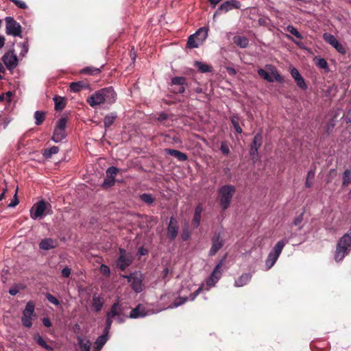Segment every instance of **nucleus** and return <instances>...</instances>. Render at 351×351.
Instances as JSON below:
<instances>
[{
    "label": "nucleus",
    "mask_w": 351,
    "mask_h": 351,
    "mask_svg": "<svg viewBox=\"0 0 351 351\" xmlns=\"http://www.w3.org/2000/svg\"><path fill=\"white\" fill-rule=\"evenodd\" d=\"M125 277L128 279V281L131 283L132 288L135 292L140 293L143 291V281L144 277L141 273L135 272L130 276H126Z\"/></svg>",
    "instance_id": "8"
},
{
    "label": "nucleus",
    "mask_w": 351,
    "mask_h": 351,
    "mask_svg": "<svg viewBox=\"0 0 351 351\" xmlns=\"http://www.w3.org/2000/svg\"><path fill=\"white\" fill-rule=\"evenodd\" d=\"M2 60L9 70H12L18 64V58L13 51H10L4 54Z\"/></svg>",
    "instance_id": "10"
},
{
    "label": "nucleus",
    "mask_w": 351,
    "mask_h": 351,
    "mask_svg": "<svg viewBox=\"0 0 351 351\" xmlns=\"http://www.w3.org/2000/svg\"><path fill=\"white\" fill-rule=\"evenodd\" d=\"M34 304L32 302H27L25 308L23 313L22 323L27 328H30L32 325V320L34 316Z\"/></svg>",
    "instance_id": "9"
},
{
    "label": "nucleus",
    "mask_w": 351,
    "mask_h": 351,
    "mask_svg": "<svg viewBox=\"0 0 351 351\" xmlns=\"http://www.w3.org/2000/svg\"><path fill=\"white\" fill-rule=\"evenodd\" d=\"M202 212V208L200 206H197L195 208L194 217L193 219V225L195 228H197L200 223L201 220V213Z\"/></svg>",
    "instance_id": "27"
},
{
    "label": "nucleus",
    "mask_w": 351,
    "mask_h": 351,
    "mask_svg": "<svg viewBox=\"0 0 351 351\" xmlns=\"http://www.w3.org/2000/svg\"><path fill=\"white\" fill-rule=\"evenodd\" d=\"M182 237L183 240L186 241L190 237V232L187 230H184Z\"/></svg>",
    "instance_id": "60"
},
{
    "label": "nucleus",
    "mask_w": 351,
    "mask_h": 351,
    "mask_svg": "<svg viewBox=\"0 0 351 351\" xmlns=\"http://www.w3.org/2000/svg\"><path fill=\"white\" fill-rule=\"evenodd\" d=\"M173 85L183 86L186 82V79L183 77H176L171 81Z\"/></svg>",
    "instance_id": "44"
},
{
    "label": "nucleus",
    "mask_w": 351,
    "mask_h": 351,
    "mask_svg": "<svg viewBox=\"0 0 351 351\" xmlns=\"http://www.w3.org/2000/svg\"><path fill=\"white\" fill-rule=\"evenodd\" d=\"M107 338L106 335L99 336L95 341L97 349L96 351H99L103 346L106 343Z\"/></svg>",
    "instance_id": "39"
},
{
    "label": "nucleus",
    "mask_w": 351,
    "mask_h": 351,
    "mask_svg": "<svg viewBox=\"0 0 351 351\" xmlns=\"http://www.w3.org/2000/svg\"><path fill=\"white\" fill-rule=\"evenodd\" d=\"M350 182H351V171L347 169L343 173L342 184H343V186H348Z\"/></svg>",
    "instance_id": "36"
},
{
    "label": "nucleus",
    "mask_w": 351,
    "mask_h": 351,
    "mask_svg": "<svg viewBox=\"0 0 351 351\" xmlns=\"http://www.w3.org/2000/svg\"><path fill=\"white\" fill-rule=\"evenodd\" d=\"M58 245V242L56 240L51 239V238H47L45 239H43L40 243L39 247L40 249L44 250H49L51 249L55 248Z\"/></svg>",
    "instance_id": "18"
},
{
    "label": "nucleus",
    "mask_w": 351,
    "mask_h": 351,
    "mask_svg": "<svg viewBox=\"0 0 351 351\" xmlns=\"http://www.w3.org/2000/svg\"><path fill=\"white\" fill-rule=\"evenodd\" d=\"M55 102V109L56 110H62L65 106V100L62 97L56 96L53 98Z\"/></svg>",
    "instance_id": "31"
},
{
    "label": "nucleus",
    "mask_w": 351,
    "mask_h": 351,
    "mask_svg": "<svg viewBox=\"0 0 351 351\" xmlns=\"http://www.w3.org/2000/svg\"><path fill=\"white\" fill-rule=\"evenodd\" d=\"M77 340L78 342V344L80 346V348L83 351H90V340L84 337L77 336Z\"/></svg>",
    "instance_id": "24"
},
{
    "label": "nucleus",
    "mask_w": 351,
    "mask_h": 351,
    "mask_svg": "<svg viewBox=\"0 0 351 351\" xmlns=\"http://www.w3.org/2000/svg\"><path fill=\"white\" fill-rule=\"evenodd\" d=\"M262 144V136L260 134H257L253 138V141L250 148V155L255 156L258 154V150Z\"/></svg>",
    "instance_id": "17"
},
{
    "label": "nucleus",
    "mask_w": 351,
    "mask_h": 351,
    "mask_svg": "<svg viewBox=\"0 0 351 351\" xmlns=\"http://www.w3.org/2000/svg\"><path fill=\"white\" fill-rule=\"evenodd\" d=\"M231 121H232V123L234 129L236 130V131L238 133H241L242 132V129H241V128L239 125V118L237 117H236V116H233L231 118Z\"/></svg>",
    "instance_id": "41"
},
{
    "label": "nucleus",
    "mask_w": 351,
    "mask_h": 351,
    "mask_svg": "<svg viewBox=\"0 0 351 351\" xmlns=\"http://www.w3.org/2000/svg\"><path fill=\"white\" fill-rule=\"evenodd\" d=\"M235 192L236 187L232 184L223 185L219 189L218 201L219 206L223 210L229 208Z\"/></svg>",
    "instance_id": "2"
},
{
    "label": "nucleus",
    "mask_w": 351,
    "mask_h": 351,
    "mask_svg": "<svg viewBox=\"0 0 351 351\" xmlns=\"http://www.w3.org/2000/svg\"><path fill=\"white\" fill-rule=\"evenodd\" d=\"M287 30L291 34L294 35L298 38L302 39V36L301 34L292 25H289L287 27Z\"/></svg>",
    "instance_id": "43"
},
{
    "label": "nucleus",
    "mask_w": 351,
    "mask_h": 351,
    "mask_svg": "<svg viewBox=\"0 0 351 351\" xmlns=\"http://www.w3.org/2000/svg\"><path fill=\"white\" fill-rule=\"evenodd\" d=\"M10 1L13 2L19 8L26 9L27 8V4L23 1H21V0H10Z\"/></svg>",
    "instance_id": "48"
},
{
    "label": "nucleus",
    "mask_w": 351,
    "mask_h": 351,
    "mask_svg": "<svg viewBox=\"0 0 351 351\" xmlns=\"http://www.w3.org/2000/svg\"><path fill=\"white\" fill-rule=\"evenodd\" d=\"M43 323L46 327H50L51 326V322L48 318H44L43 319Z\"/></svg>",
    "instance_id": "61"
},
{
    "label": "nucleus",
    "mask_w": 351,
    "mask_h": 351,
    "mask_svg": "<svg viewBox=\"0 0 351 351\" xmlns=\"http://www.w3.org/2000/svg\"><path fill=\"white\" fill-rule=\"evenodd\" d=\"M252 278V274L249 273L242 274L237 279L234 281V286L236 287H241L247 285Z\"/></svg>",
    "instance_id": "20"
},
{
    "label": "nucleus",
    "mask_w": 351,
    "mask_h": 351,
    "mask_svg": "<svg viewBox=\"0 0 351 351\" xmlns=\"http://www.w3.org/2000/svg\"><path fill=\"white\" fill-rule=\"evenodd\" d=\"M116 93L112 87L101 88L91 96H90L87 102L91 107H95L104 103L112 104L116 100Z\"/></svg>",
    "instance_id": "1"
},
{
    "label": "nucleus",
    "mask_w": 351,
    "mask_h": 351,
    "mask_svg": "<svg viewBox=\"0 0 351 351\" xmlns=\"http://www.w3.org/2000/svg\"><path fill=\"white\" fill-rule=\"evenodd\" d=\"M118 171L119 169L117 168L114 167H110L106 171V176L114 179V176L117 175Z\"/></svg>",
    "instance_id": "42"
},
{
    "label": "nucleus",
    "mask_w": 351,
    "mask_h": 351,
    "mask_svg": "<svg viewBox=\"0 0 351 351\" xmlns=\"http://www.w3.org/2000/svg\"><path fill=\"white\" fill-rule=\"evenodd\" d=\"M114 184V179L111 178L110 177H107L104 180L103 182V186L104 187H110L112 186Z\"/></svg>",
    "instance_id": "49"
},
{
    "label": "nucleus",
    "mask_w": 351,
    "mask_h": 351,
    "mask_svg": "<svg viewBox=\"0 0 351 351\" xmlns=\"http://www.w3.org/2000/svg\"><path fill=\"white\" fill-rule=\"evenodd\" d=\"M285 243H286L283 240L278 241L270 252L279 256L285 245Z\"/></svg>",
    "instance_id": "30"
},
{
    "label": "nucleus",
    "mask_w": 351,
    "mask_h": 351,
    "mask_svg": "<svg viewBox=\"0 0 351 351\" xmlns=\"http://www.w3.org/2000/svg\"><path fill=\"white\" fill-rule=\"evenodd\" d=\"M223 266V261H221L215 267L213 273L207 279L206 284L207 285L212 287L214 286L217 281L220 279L222 275V269L221 267Z\"/></svg>",
    "instance_id": "11"
},
{
    "label": "nucleus",
    "mask_w": 351,
    "mask_h": 351,
    "mask_svg": "<svg viewBox=\"0 0 351 351\" xmlns=\"http://www.w3.org/2000/svg\"><path fill=\"white\" fill-rule=\"evenodd\" d=\"M291 76L295 80V82L299 87H300L302 89L306 88V85L304 82V79L302 78V77L301 76V75L300 74V73L298 72V71L296 69L293 68L291 70Z\"/></svg>",
    "instance_id": "21"
},
{
    "label": "nucleus",
    "mask_w": 351,
    "mask_h": 351,
    "mask_svg": "<svg viewBox=\"0 0 351 351\" xmlns=\"http://www.w3.org/2000/svg\"><path fill=\"white\" fill-rule=\"evenodd\" d=\"M120 307L118 303H115L112 306L110 311L107 313L106 317H110L112 318L115 317L116 316H119L120 314Z\"/></svg>",
    "instance_id": "32"
},
{
    "label": "nucleus",
    "mask_w": 351,
    "mask_h": 351,
    "mask_svg": "<svg viewBox=\"0 0 351 351\" xmlns=\"http://www.w3.org/2000/svg\"><path fill=\"white\" fill-rule=\"evenodd\" d=\"M20 47H21L22 49V52L21 53L23 54V56H25V54L28 51V47H27V45H26V43H21L20 45Z\"/></svg>",
    "instance_id": "58"
},
{
    "label": "nucleus",
    "mask_w": 351,
    "mask_h": 351,
    "mask_svg": "<svg viewBox=\"0 0 351 351\" xmlns=\"http://www.w3.org/2000/svg\"><path fill=\"white\" fill-rule=\"evenodd\" d=\"M323 38L326 42L332 45L338 52L342 54L346 53L345 48L333 35L328 33H325L323 35Z\"/></svg>",
    "instance_id": "12"
},
{
    "label": "nucleus",
    "mask_w": 351,
    "mask_h": 351,
    "mask_svg": "<svg viewBox=\"0 0 351 351\" xmlns=\"http://www.w3.org/2000/svg\"><path fill=\"white\" fill-rule=\"evenodd\" d=\"M46 210V203L44 201H40L32 206L31 209V217L33 219L43 217Z\"/></svg>",
    "instance_id": "13"
},
{
    "label": "nucleus",
    "mask_w": 351,
    "mask_h": 351,
    "mask_svg": "<svg viewBox=\"0 0 351 351\" xmlns=\"http://www.w3.org/2000/svg\"><path fill=\"white\" fill-rule=\"evenodd\" d=\"M178 225L177 221L171 217L169 226L167 227V237L169 239L173 240L178 235Z\"/></svg>",
    "instance_id": "15"
},
{
    "label": "nucleus",
    "mask_w": 351,
    "mask_h": 351,
    "mask_svg": "<svg viewBox=\"0 0 351 351\" xmlns=\"http://www.w3.org/2000/svg\"><path fill=\"white\" fill-rule=\"evenodd\" d=\"M227 71H228V73L230 75H234L237 73L236 70L234 68H232V67H228L227 68Z\"/></svg>",
    "instance_id": "62"
},
{
    "label": "nucleus",
    "mask_w": 351,
    "mask_h": 351,
    "mask_svg": "<svg viewBox=\"0 0 351 351\" xmlns=\"http://www.w3.org/2000/svg\"><path fill=\"white\" fill-rule=\"evenodd\" d=\"M115 117L112 115H107L105 117L104 122L106 127L110 126L114 121Z\"/></svg>",
    "instance_id": "45"
},
{
    "label": "nucleus",
    "mask_w": 351,
    "mask_h": 351,
    "mask_svg": "<svg viewBox=\"0 0 351 351\" xmlns=\"http://www.w3.org/2000/svg\"><path fill=\"white\" fill-rule=\"evenodd\" d=\"M67 119L66 118H61L57 123L56 127L54 129L53 134L51 138L52 141L55 143L60 142L66 137V126Z\"/></svg>",
    "instance_id": "6"
},
{
    "label": "nucleus",
    "mask_w": 351,
    "mask_h": 351,
    "mask_svg": "<svg viewBox=\"0 0 351 351\" xmlns=\"http://www.w3.org/2000/svg\"><path fill=\"white\" fill-rule=\"evenodd\" d=\"M147 315L145 308L139 304L136 308H133L130 314V317L131 318H138L141 317H144Z\"/></svg>",
    "instance_id": "22"
},
{
    "label": "nucleus",
    "mask_w": 351,
    "mask_h": 351,
    "mask_svg": "<svg viewBox=\"0 0 351 351\" xmlns=\"http://www.w3.org/2000/svg\"><path fill=\"white\" fill-rule=\"evenodd\" d=\"M104 298L97 294H94L93 296V303L92 306L94 308V310L97 312L101 311L103 304H104Z\"/></svg>",
    "instance_id": "23"
},
{
    "label": "nucleus",
    "mask_w": 351,
    "mask_h": 351,
    "mask_svg": "<svg viewBox=\"0 0 351 351\" xmlns=\"http://www.w3.org/2000/svg\"><path fill=\"white\" fill-rule=\"evenodd\" d=\"M35 339L36 340L37 343L43 348L47 350H51L52 348L47 344L45 341L40 337V335H36L35 337Z\"/></svg>",
    "instance_id": "38"
},
{
    "label": "nucleus",
    "mask_w": 351,
    "mask_h": 351,
    "mask_svg": "<svg viewBox=\"0 0 351 351\" xmlns=\"http://www.w3.org/2000/svg\"><path fill=\"white\" fill-rule=\"evenodd\" d=\"M88 84L84 81L72 82L70 84L71 90L75 93L79 92L81 90L88 88Z\"/></svg>",
    "instance_id": "26"
},
{
    "label": "nucleus",
    "mask_w": 351,
    "mask_h": 351,
    "mask_svg": "<svg viewBox=\"0 0 351 351\" xmlns=\"http://www.w3.org/2000/svg\"><path fill=\"white\" fill-rule=\"evenodd\" d=\"M214 7L222 0H208Z\"/></svg>",
    "instance_id": "64"
},
{
    "label": "nucleus",
    "mask_w": 351,
    "mask_h": 351,
    "mask_svg": "<svg viewBox=\"0 0 351 351\" xmlns=\"http://www.w3.org/2000/svg\"><path fill=\"white\" fill-rule=\"evenodd\" d=\"M132 263V256L126 253L124 250L120 249V256L117 261V265L121 269L124 270Z\"/></svg>",
    "instance_id": "14"
},
{
    "label": "nucleus",
    "mask_w": 351,
    "mask_h": 351,
    "mask_svg": "<svg viewBox=\"0 0 351 351\" xmlns=\"http://www.w3.org/2000/svg\"><path fill=\"white\" fill-rule=\"evenodd\" d=\"M19 199L16 195V193L14 195L13 199H12L11 202L8 205L10 208L15 207L19 204Z\"/></svg>",
    "instance_id": "54"
},
{
    "label": "nucleus",
    "mask_w": 351,
    "mask_h": 351,
    "mask_svg": "<svg viewBox=\"0 0 351 351\" xmlns=\"http://www.w3.org/2000/svg\"><path fill=\"white\" fill-rule=\"evenodd\" d=\"M208 36V29L200 28L195 34L189 36L187 46L189 48H197L201 45Z\"/></svg>",
    "instance_id": "5"
},
{
    "label": "nucleus",
    "mask_w": 351,
    "mask_h": 351,
    "mask_svg": "<svg viewBox=\"0 0 351 351\" xmlns=\"http://www.w3.org/2000/svg\"><path fill=\"white\" fill-rule=\"evenodd\" d=\"M81 73H87V74H90V75H95V74H98L100 73V69L98 68L88 66V67L83 69L81 71Z\"/></svg>",
    "instance_id": "37"
},
{
    "label": "nucleus",
    "mask_w": 351,
    "mask_h": 351,
    "mask_svg": "<svg viewBox=\"0 0 351 351\" xmlns=\"http://www.w3.org/2000/svg\"><path fill=\"white\" fill-rule=\"evenodd\" d=\"M5 32L8 35L13 36H21V26L13 18L8 16L5 18Z\"/></svg>",
    "instance_id": "7"
},
{
    "label": "nucleus",
    "mask_w": 351,
    "mask_h": 351,
    "mask_svg": "<svg viewBox=\"0 0 351 351\" xmlns=\"http://www.w3.org/2000/svg\"><path fill=\"white\" fill-rule=\"evenodd\" d=\"M237 3L238 2L236 0L227 1L223 3L214 14L213 18H215L217 14H219L221 12H227L234 8H238L237 5Z\"/></svg>",
    "instance_id": "16"
},
{
    "label": "nucleus",
    "mask_w": 351,
    "mask_h": 351,
    "mask_svg": "<svg viewBox=\"0 0 351 351\" xmlns=\"http://www.w3.org/2000/svg\"><path fill=\"white\" fill-rule=\"evenodd\" d=\"M258 75L269 82L276 81L278 82H282L283 78L279 74L275 66L271 64H267L265 69H258L257 71Z\"/></svg>",
    "instance_id": "4"
},
{
    "label": "nucleus",
    "mask_w": 351,
    "mask_h": 351,
    "mask_svg": "<svg viewBox=\"0 0 351 351\" xmlns=\"http://www.w3.org/2000/svg\"><path fill=\"white\" fill-rule=\"evenodd\" d=\"M19 292V289L17 287H14L10 289L9 293L12 295H15Z\"/></svg>",
    "instance_id": "59"
},
{
    "label": "nucleus",
    "mask_w": 351,
    "mask_h": 351,
    "mask_svg": "<svg viewBox=\"0 0 351 351\" xmlns=\"http://www.w3.org/2000/svg\"><path fill=\"white\" fill-rule=\"evenodd\" d=\"M186 300H187L186 298H178L173 303L172 307H178V306L182 305V304H184L186 301Z\"/></svg>",
    "instance_id": "51"
},
{
    "label": "nucleus",
    "mask_w": 351,
    "mask_h": 351,
    "mask_svg": "<svg viewBox=\"0 0 351 351\" xmlns=\"http://www.w3.org/2000/svg\"><path fill=\"white\" fill-rule=\"evenodd\" d=\"M346 119L348 123L351 122V108L348 112Z\"/></svg>",
    "instance_id": "63"
},
{
    "label": "nucleus",
    "mask_w": 351,
    "mask_h": 351,
    "mask_svg": "<svg viewBox=\"0 0 351 351\" xmlns=\"http://www.w3.org/2000/svg\"><path fill=\"white\" fill-rule=\"evenodd\" d=\"M315 176V172L313 171H309L307 173L306 180L305 182V186L307 188H310L312 186V182L311 180L313 179Z\"/></svg>",
    "instance_id": "40"
},
{
    "label": "nucleus",
    "mask_w": 351,
    "mask_h": 351,
    "mask_svg": "<svg viewBox=\"0 0 351 351\" xmlns=\"http://www.w3.org/2000/svg\"><path fill=\"white\" fill-rule=\"evenodd\" d=\"M316 64L321 69L328 68V63L324 58H319Z\"/></svg>",
    "instance_id": "50"
},
{
    "label": "nucleus",
    "mask_w": 351,
    "mask_h": 351,
    "mask_svg": "<svg viewBox=\"0 0 351 351\" xmlns=\"http://www.w3.org/2000/svg\"><path fill=\"white\" fill-rule=\"evenodd\" d=\"M45 113L43 111H36L34 113L35 123L37 125H40L45 120Z\"/></svg>",
    "instance_id": "35"
},
{
    "label": "nucleus",
    "mask_w": 351,
    "mask_h": 351,
    "mask_svg": "<svg viewBox=\"0 0 351 351\" xmlns=\"http://www.w3.org/2000/svg\"><path fill=\"white\" fill-rule=\"evenodd\" d=\"M100 271L106 276H108L110 274V269L109 267L106 265H101L100 267Z\"/></svg>",
    "instance_id": "53"
},
{
    "label": "nucleus",
    "mask_w": 351,
    "mask_h": 351,
    "mask_svg": "<svg viewBox=\"0 0 351 351\" xmlns=\"http://www.w3.org/2000/svg\"><path fill=\"white\" fill-rule=\"evenodd\" d=\"M141 199L144 202H146V203H148V204H151V203H152L154 202V199L152 197V195H149V194H147V193H144V194L141 195Z\"/></svg>",
    "instance_id": "46"
},
{
    "label": "nucleus",
    "mask_w": 351,
    "mask_h": 351,
    "mask_svg": "<svg viewBox=\"0 0 351 351\" xmlns=\"http://www.w3.org/2000/svg\"><path fill=\"white\" fill-rule=\"evenodd\" d=\"M194 64L202 73L209 72L211 71V67L209 65L202 62L196 61Z\"/></svg>",
    "instance_id": "34"
},
{
    "label": "nucleus",
    "mask_w": 351,
    "mask_h": 351,
    "mask_svg": "<svg viewBox=\"0 0 351 351\" xmlns=\"http://www.w3.org/2000/svg\"><path fill=\"white\" fill-rule=\"evenodd\" d=\"M220 150L224 154L228 156L230 154V149L226 142H222L220 147Z\"/></svg>",
    "instance_id": "47"
},
{
    "label": "nucleus",
    "mask_w": 351,
    "mask_h": 351,
    "mask_svg": "<svg viewBox=\"0 0 351 351\" xmlns=\"http://www.w3.org/2000/svg\"><path fill=\"white\" fill-rule=\"evenodd\" d=\"M223 245V241L220 239V237L216 236L213 239V244L211 246V248L210 250V255L213 256L215 255L219 250H220Z\"/></svg>",
    "instance_id": "19"
},
{
    "label": "nucleus",
    "mask_w": 351,
    "mask_h": 351,
    "mask_svg": "<svg viewBox=\"0 0 351 351\" xmlns=\"http://www.w3.org/2000/svg\"><path fill=\"white\" fill-rule=\"evenodd\" d=\"M233 40L237 45L241 48H245L248 45V39L244 36H234Z\"/></svg>",
    "instance_id": "29"
},
{
    "label": "nucleus",
    "mask_w": 351,
    "mask_h": 351,
    "mask_svg": "<svg viewBox=\"0 0 351 351\" xmlns=\"http://www.w3.org/2000/svg\"><path fill=\"white\" fill-rule=\"evenodd\" d=\"M112 317H107V320H106V329H105V331L106 333L108 332V330L112 325Z\"/></svg>",
    "instance_id": "55"
},
{
    "label": "nucleus",
    "mask_w": 351,
    "mask_h": 351,
    "mask_svg": "<svg viewBox=\"0 0 351 351\" xmlns=\"http://www.w3.org/2000/svg\"><path fill=\"white\" fill-rule=\"evenodd\" d=\"M202 291V287H199L193 294L191 295V300H194L195 298L201 293Z\"/></svg>",
    "instance_id": "57"
},
{
    "label": "nucleus",
    "mask_w": 351,
    "mask_h": 351,
    "mask_svg": "<svg viewBox=\"0 0 351 351\" xmlns=\"http://www.w3.org/2000/svg\"><path fill=\"white\" fill-rule=\"evenodd\" d=\"M47 300L52 304L58 306L59 305L60 302L59 301L54 297L52 295L49 294V293H47V295H46Z\"/></svg>",
    "instance_id": "52"
},
{
    "label": "nucleus",
    "mask_w": 351,
    "mask_h": 351,
    "mask_svg": "<svg viewBox=\"0 0 351 351\" xmlns=\"http://www.w3.org/2000/svg\"><path fill=\"white\" fill-rule=\"evenodd\" d=\"M166 152L171 156H174L180 161H185L187 160V156L180 151L176 149H166Z\"/></svg>",
    "instance_id": "25"
},
{
    "label": "nucleus",
    "mask_w": 351,
    "mask_h": 351,
    "mask_svg": "<svg viewBox=\"0 0 351 351\" xmlns=\"http://www.w3.org/2000/svg\"><path fill=\"white\" fill-rule=\"evenodd\" d=\"M59 152V147L57 146H53L49 149L43 150V156L46 158H50L53 154H57Z\"/></svg>",
    "instance_id": "33"
},
{
    "label": "nucleus",
    "mask_w": 351,
    "mask_h": 351,
    "mask_svg": "<svg viewBox=\"0 0 351 351\" xmlns=\"http://www.w3.org/2000/svg\"><path fill=\"white\" fill-rule=\"evenodd\" d=\"M279 256L269 252L265 261V266L267 269H271L277 261Z\"/></svg>",
    "instance_id": "28"
},
{
    "label": "nucleus",
    "mask_w": 351,
    "mask_h": 351,
    "mask_svg": "<svg viewBox=\"0 0 351 351\" xmlns=\"http://www.w3.org/2000/svg\"><path fill=\"white\" fill-rule=\"evenodd\" d=\"M61 273L63 277L68 278L71 274V269L69 267H65L62 270Z\"/></svg>",
    "instance_id": "56"
},
{
    "label": "nucleus",
    "mask_w": 351,
    "mask_h": 351,
    "mask_svg": "<svg viewBox=\"0 0 351 351\" xmlns=\"http://www.w3.org/2000/svg\"><path fill=\"white\" fill-rule=\"evenodd\" d=\"M351 245V228L341 237L337 244L335 253V260L339 262L343 259L348 254V248Z\"/></svg>",
    "instance_id": "3"
}]
</instances>
